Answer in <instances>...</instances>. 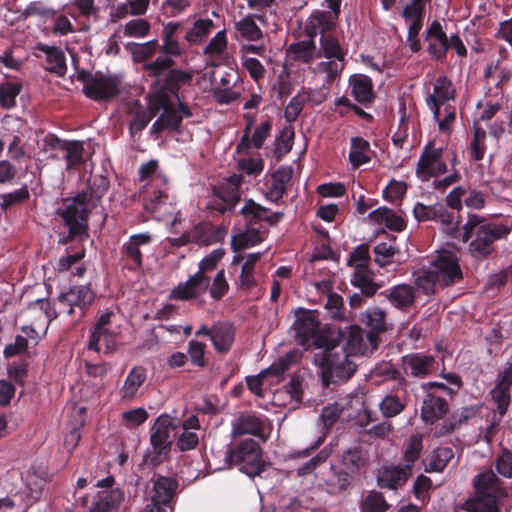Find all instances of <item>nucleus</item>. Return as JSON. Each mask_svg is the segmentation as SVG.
<instances>
[{"label": "nucleus", "instance_id": "nucleus-51", "mask_svg": "<svg viewBox=\"0 0 512 512\" xmlns=\"http://www.w3.org/2000/svg\"><path fill=\"white\" fill-rule=\"evenodd\" d=\"M100 342H102L105 346V353L113 352L117 347L116 334L111 332L109 329L99 331V334L96 332H91L88 342V349L99 352Z\"/></svg>", "mask_w": 512, "mask_h": 512}, {"label": "nucleus", "instance_id": "nucleus-37", "mask_svg": "<svg viewBox=\"0 0 512 512\" xmlns=\"http://www.w3.org/2000/svg\"><path fill=\"white\" fill-rule=\"evenodd\" d=\"M215 24L212 19L198 18L192 27L184 34V42L189 46H196L204 43L211 34Z\"/></svg>", "mask_w": 512, "mask_h": 512}, {"label": "nucleus", "instance_id": "nucleus-19", "mask_svg": "<svg viewBox=\"0 0 512 512\" xmlns=\"http://www.w3.org/2000/svg\"><path fill=\"white\" fill-rule=\"evenodd\" d=\"M209 286L210 278L208 276H201L196 272L186 282L179 283L172 289L169 298L180 301L192 300L205 293Z\"/></svg>", "mask_w": 512, "mask_h": 512}, {"label": "nucleus", "instance_id": "nucleus-56", "mask_svg": "<svg viewBox=\"0 0 512 512\" xmlns=\"http://www.w3.org/2000/svg\"><path fill=\"white\" fill-rule=\"evenodd\" d=\"M29 198L30 193L26 185L12 192L0 194V209L7 212L12 207L25 203Z\"/></svg>", "mask_w": 512, "mask_h": 512}, {"label": "nucleus", "instance_id": "nucleus-2", "mask_svg": "<svg viewBox=\"0 0 512 512\" xmlns=\"http://www.w3.org/2000/svg\"><path fill=\"white\" fill-rule=\"evenodd\" d=\"M512 225L492 222L477 214H469L462 227V241L470 243L469 253L476 259H486L494 252V242L506 239L511 233Z\"/></svg>", "mask_w": 512, "mask_h": 512}, {"label": "nucleus", "instance_id": "nucleus-38", "mask_svg": "<svg viewBox=\"0 0 512 512\" xmlns=\"http://www.w3.org/2000/svg\"><path fill=\"white\" fill-rule=\"evenodd\" d=\"M235 331L232 325L227 323H219L213 326L212 344L214 349L221 354L230 351L234 342Z\"/></svg>", "mask_w": 512, "mask_h": 512}, {"label": "nucleus", "instance_id": "nucleus-41", "mask_svg": "<svg viewBox=\"0 0 512 512\" xmlns=\"http://www.w3.org/2000/svg\"><path fill=\"white\" fill-rule=\"evenodd\" d=\"M454 452L450 447H438L424 460V469L427 473L442 472L453 458Z\"/></svg>", "mask_w": 512, "mask_h": 512}, {"label": "nucleus", "instance_id": "nucleus-59", "mask_svg": "<svg viewBox=\"0 0 512 512\" xmlns=\"http://www.w3.org/2000/svg\"><path fill=\"white\" fill-rule=\"evenodd\" d=\"M429 96H435L437 102L442 104L454 99L455 89L452 81L446 76H439L434 85L433 94H430Z\"/></svg>", "mask_w": 512, "mask_h": 512}, {"label": "nucleus", "instance_id": "nucleus-8", "mask_svg": "<svg viewBox=\"0 0 512 512\" xmlns=\"http://www.w3.org/2000/svg\"><path fill=\"white\" fill-rule=\"evenodd\" d=\"M76 80L83 84V94L94 101H110L120 94L119 80L101 71L80 69L76 73Z\"/></svg>", "mask_w": 512, "mask_h": 512}, {"label": "nucleus", "instance_id": "nucleus-7", "mask_svg": "<svg viewBox=\"0 0 512 512\" xmlns=\"http://www.w3.org/2000/svg\"><path fill=\"white\" fill-rule=\"evenodd\" d=\"M174 429L172 418L163 414L155 420L150 434L151 449L143 455V465L156 468L169 459L172 440L171 431Z\"/></svg>", "mask_w": 512, "mask_h": 512}, {"label": "nucleus", "instance_id": "nucleus-39", "mask_svg": "<svg viewBox=\"0 0 512 512\" xmlns=\"http://www.w3.org/2000/svg\"><path fill=\"white\" fill-rule=\"evenodd\" d=\"M167 186L160 183H148L143 192L144 207L149 212L158 210L161 204L168 199Z\"/></svg>", "mask_w": 512, "mask_h": 512}, {"label": "nucleus", "instance_id": "nucleus-33", "mask_svg": "<svg viewBox=\"0 0 512 512\" xmlns=\"http://www.w3.org/2000/svg\"><path fill=\"white\" fill-rule=\"evenodd\" d=\"M397 309H407L415 302V289L409 284H399L382 292Z\"/></svg>", "mask_w": 512, "mask_h": 512}, {"label": "nucleus", "instance_id": "nucleus-24", "mask_svg": "<svg viewBox=\"0 0 512 512\" xmlns=\"http://www.w3.org/2000/svg\"><path fill=\"white\" fill-rule=\"evenodd\" d=\"M369 331L366 335L368 342L372 348H378L379 345V334L385 332L387 329L386 325V312L378 307L369 308L365 311L361 318Z\"/></svg>", "mask_w": 512, "mask_h": 512}, {"label": "nucleus", "instance_id": "nucleus-6", "mask_svg": "<svg viewBox=\"0 0 512 512\" xmlns=\"http://www.w3.org/2000/svg\"><path fill=\"white\" fill-rule=\"evenodd\" d=\"M321 381L325 389L330 391L349 379H351L356 370L357 365L345 353H336L326 350L320 359Z\"/></svg>", "mask_w": 512, "mask_h": 512}, {"label": "nucleus", "instance_id": "nucleus-46", "mask_svg": "<svg viewBox=\"0 0 512 512\" xmlns=\"http://www.w3.org/2000/svg\"><path fill=\"white\" fill-rule=\"evenodd\" d=\"M260 258L261 253H251L247 256L239 276V287L241 289L249 291L254 286H256V280L254 278V267Z\"/></svg>", "mask_w": 512, "mask_h": 512}, {"label": "nucleus", "instance_id": "nucleus-23", "mask_svg": "<svg viewBox=\"0 0 512 512\" xmlns=\"http://www.w3.org/2000/svg\"><path fill=\"white\" fill-rule=\"evenodd\" d=\"M411 475V465L384 467L379 470L376 482L382 489L396 490L403 486Z\"/></svg>", "mask_w": 512, "mask_h": 512}, {"label": "nucleus", "instance_id": "nucleus-14", "mask_svg": "<svg viewBox=\"0 0 512 512\" xmlns=\"http://www.w3.org/2000/svg\"><path fill=\"white\" fill-rule=\"evenodd\" d=\"M96 298L95 291L91 284L72 286L67 292L58 296L59 304L65 308V312L72 315L75 307L80 309L79 318L85 316L86 310L93 304Z\"/></svg>", "mask_w": 512, "mask_h": 512}, {"label": "nucleus", "instance_id": "nucleus-42", "mask_svg": "<svg viewBox=\"0 0 512 512\" xmlns=\"http://www.w3.org/2000/svg\"><path fill=\"white\" fill-rule=\"evenodd\" d=\"M343 469L351 475L358 474L367 465V459L360 447H353L345 450L341 455Z\"/></svg>", "mask_w": 512, "mask_h": 512}, {"label": "nucleus", "instance_id": "nucleus-58", "mask_svg": "<svg viewBox=\"0 0 512 512\" xmlns=\"http://www.w3.org/2000/svg\"><path fill=\"white\" fill-rule=\"evenodd\" d=\"M415 277L416 287L425 295H433L435 293V285L438 284L435 274L429 267L428 269H421L413 273Z\"/></svg>", "mask_w": 512, "mask_h": 512}, {"label": "nucleus", "instance_id": "nucleus-54", "mask_svg": "<svg viewBox=\"0 0 512 512\" xmlns=\"http://www.w3.org/2000/svg\"><path fill=\"white\" fill-rule=\"evenodd\" d=\"M331 454L332 447L325 446L316 455L296 469L297 476L304 477L312 474L320 465L324 464L329 459Z\"/></svg>", "mask_w": 512, "mask_h": 512}, {"label": "nucleus", "instance_id": "nucleus-61", "mask_svg": "<svg viewBox=\"0 0 512 512\" xmlns=\"http://www.w3.org/2000/svg\"><path fill=\"white\" fill-rule=\"evenodd\" d=\"M320 46L324 57L328 59L335 58L337 60H344L346 53L342 49L339 41L335 37L329 35L321 36Z\"/></svg>", "mask_w": 512, "mask_h": 512}, {"label": "nucleus", "instance_id": "nucleus-20", "mask_svg": "<svg viewBox=\"0 0 512 512\" xmlns=\"http://www.w3.org/2000/svg\"><path fill=\"white\" fill-rule=\"evenodd\" d=\"M252 125L253 119H250L243 130V135L241 136L240 141L237 144V153L247 152L251 147L256 149L262 148L264 141L270 135V131L272 129V122L270 120H266L256 127L251 136Z\"/></svg>", "mask_w": 512, "mask_h": 512}, {"label": "nucleus", "instance_id": "nucleus-60", "mask_svg": "<svg viewBox=\"0 0 512 512\" xmlns=\"http://www.w3.org/2000/svg\"><path fill=\"white\" fill-rule=\"evenodd\" d=\"M375 371L377 375L384 376L387 379L396 381L398 388L403 390L404 394H406L408 381L402 375L400 370H398L393 364L390 362L382 363L376 367Z\"/></svg>", "mask_w": 512, "mask_h": 512}, {"label": "nucleus", "instance_id": "nucleus-13", "mask_svg": "<svg viewBox=\"0 0 512 512\" xmlns=\"http://www.w3.org/2000/svg\"><path fill=\"white\" fill-rule=\"evenodd\" d=\"M295 317L293 329L298 343L305 346L313 340V343L321 348L323 343L322 337L318 334L320 323L317 313L300 308L296 311Z\"/></svg>", "mask_w": 512, "mask_h": 512}, {"label": "nucleus", "instance_id": "nucleus-34", "mask_svg": "<svg viewBox=\"0 0 512 512\" xmlns=\"http://www.w3.org/2000/svg\"><path fill=\"white\" fill-rule=\"evenodd\" d=\"M192 243L208 246L222 240L224 232L209 222H201L190 231Z\"/></svg>", "mask_w": 512, "mask_h": 512}, {"label": "nucleus", "instance_id": "nucleus-26", "mask_svg": "<svg viewBox=\"0 0 512 512\" xmlns=\"http://www.w3.org/2000/svg\"><path fill=\"white\" fill-rule=\"evenodd\" d=\"M367 333V331L357 325L350 326L347 334H343L345 344L342 352L351 356L358 354L364 355L376 350L377 348H372L370 342H368L366 338Z\"/></svg>", "mask_w": 512, "mask_h": 512}, {"label": "nucleus", "instance_id": "nucleus-30", "mask_svg": "<svg viewBox=\"0 0 512 512\" xmlns=\"http://www.w3.org/2000/svg\"><path fill=\"white\" fill-rule=\"evenodd\" d=\"M179 483L175 478L158 476L153 482V501L168 506L176 495Z\"/></svg>", "mask_w": 512, "mask_h": 512}, {"label": "nucleus", "instance_id": "nucleus-35", "mask_svg": "<svg viewBox=\"0 0 512 512\" xmlns=\"http://www.w3.org/2000/svg\"><path fill=\"white\" fill-rule=\"evenodd\" d=\"M124 491L120 488L100 492L90 507V512H111L116 511L124 500Z\"/></svg>", "mask_w": 512, "mask_h": 512}, {"label": "nucleus", "instance_id": "nucleus-15", "mask_svg": "<svg viewBox=\"0 0 512 512\" xmlns=\"http://www.w3.org/2000/svg\"><path fill=\"white\" fill-rule=\"evenodd\" d=\"M152 243L151 234L138 233L131 235L121 247V257L124 267L136 272L143 267V249Z\"/></svg>", "mask_w": 512, "mask_h": 512}, {"label": "nucleus", "instance_id": "nucleus-55", "mask_svg": "<svg viewBox=\"0 0 512 512\" xmlns=\"http://www.w3.org/2000/svg\"><path fill=\"white\" fill-rule=\"evenodd\" d=\"M297 353L289 352L274 361L268 368L264 369V373L269 377H275L279 382L285 372L297 361Z\"/></svg>", "mask_w": 512, "mask_h": 512}, {"label": "nucleus", "instance_id": "nucleus-62", "mask_svg": "<svg viewBox=\"0 0 512 512\" xmlns=\"http://www.w3.org/2000/svg\"><path fill=\"white\" fill-rule=\"evenodd\" d=\"M476 413L477 408L474 406L463 407L452 416V420L448 424H445L442 430H444V433H452L462 424L467 423L470 419L475 417Z\"/></svg>", "mask_w": 512, "mask_h": 512}, {"label": "nucleus", "instance_id": "nucleus-9", "mask_svg": "<svg viewBox=\"0 0 512 512\" xmlns=\"http://www.w3.org/2000/svg\"><path fill=\"white\" fill-rule=\"evenodd\" d=\"M243 177L240 174H232L212 187L213 199L208 208L224 215L232 213L241 200L240 188Z\"/></svg>", "mask_w": 512, "mask_h": 512}, {"label": "nucleus", "instance_id": "nucleus-63", "mask_svg": "<svg viewBox=\"0 0 512 512\" xmlns=\"http://www.w3.org/2000/svg\"><path fill=\"white\" fill-rule=\"evenodd\" d=\"M465 512H499L500 506L475 496L468 498L461 506Z\"/></svg>", "mask_w": 512, "mask_h": 512}, {"label": "nucleus", "instance_id": "nucleus-11", "mask_svg": "<svg viewBox=\"0 0 512 512\" xmlns=\"http://www.w3.org/2000/svg\"><path fill=\"white\" fill-rule=\"evenodd\" d=\"M430 268L442 287H449L463 279L459 258L451 251L440 252L430 263Z\"/></svg>", "mask_w": 512, "mask_h": 512}, {"label": "nucleus", "instance_id": "nucleus-21", "mask_svg": "<svg viewBox=\"0 0 512 512\" xmlns=\"http://www.w3.org/2000/svg\"><path fill=\"white\" fill-rule=\"evenodd\" d=\"M148 371L144 366H133L118 390L121 400L131 402L139 396V391L147 381Z\"/></svg>", "mask_w": 512, "mask_h": 512}, {"label": "nucleus", "instance_id": "nucleus-10", "mask_svg": "<svg viewBox=\"0 0 512 512\" xmlns=\"http://www.w3.org/2000/svg\"><path fill=\"white\" fill-rule=\"evenodd\" d=\"M268 418L253 411H242L231 421V437L236 439L243 435H252L265 442L268 439L266 434Z\"/></svg>", "mask_w": 512, "mask_h": 512}, {"label": "nucleus", "instance_id": "nucleus-43", "mask_svg": "<svg viewBox=\"0 0 512 512\" xmlns=\"http://www.w3.org/2000/svg\"><path fill=\"white\" fill-rule=\"evenodd\" d=\"M350 143L349 161L354 168H359L371 161L367 154L370 150V143L366 139L356 136L351 138Z\"/></svg>", "mask_w": 512, "mask_h": 512}, {"label": "nucleus", "instance_id": "nucleus-36", "mask_svg": "<svg viewBox=\"0 0 512 512\" xmlns=\"http://www.w3.org/2000/svg\"><path fill=\"white\" fill-rule=\"evenodd\" d=\"M368 217L375 224H383L388 229L395 232H401L406 228V222L404 219L386 206L373 210L369 213Z\"/></svg>", "mask_w": 512, "mask_h": 512}, {"label": "nucleus", "instance_id": "nucleus-12", "mask_svg": "<svg viewBox=\"0 0 512 512\" xmlns=\"http://www.w3.org/2000/svg\"><path fill=\"white\" fill-rule=\"evenodd\" d=\"M474 496L488 500L500 506L507 492L503 487V482L496 473L489 469L478 473L472 480Z\"/></svg>", "mask_w": 512, "mask_h": 512}, {"label": "nucleus", "instance_id": "nucleus-32", "mask_svg": "<svg viewBox=\"0 0 512 512\" xmlns=\"http://www.w3.org/2000/svg\"><path fill=\"white\" fill-rule=\"evenodd\" d=\"M351 283L359 288L361 294L365 297H372L379 289V285L373 280V272L369 269L368 264L365 263L356 265Z\"/></svg>", "mask_w": 512, "mask_h": 512}, {"label": "nucleus", "instance_id": "nucleus-31", "mask_svg": "<svg viewBox=\"0 0 512 512\" xmlns=\"http://www.w3.org/2000/svg\"><path fill=\"white\" fill-rule=\"evenodd\" d=\"M442 148L436 149L432 141L424 147L416 167V175L422 180H429V174L434 168L436 162L442 159Z\"/></svg>", "mask_w": 512, "mask_h": 512}, {"label": "nucleus", "instance_id": "nucleus-1", "mask_svg": "<svg viewBox=\"0 0 512 512\" xmlns=\"http://www.w3.org/2000/svg\"><path fill=\"white\" fill-rule=\"evenodd\" d=\"M90 192L77 193L64 209H58L57 214L68 227V233L61 236L59 243L66 245L75 238L88 236V219L90 211L102 199L109 188V180L103 175H94L88 179Z\"/></svg>", "mask_w": 512, "mask_h": 512}, {"label": "nucleus", "instance_id": "nucleus-48", "mask_svg": "<svg viewBox=\"0 0 512 512\" xmlns=\"http://www.w3.org/2000/svg\"><path fill=\"white\" fill-rule=\"evenodd\" d=\"M357 399V396H349L347 403L335 402L324 407L320 414L321 422L325 429H330L339 419L343 411L347 406L351 405L353 400Z\"/></svg>", "mask_w": 512, "mask_h": 512}, {"label": "nucleus", "instance_id": "nucleus-17", "mask_svg": "<svg viewBox=\"0 0 512 512\" xmlns=\"http://www.w3.org/2000/svg\"><path fill=\"white\" fill-rule=\"evenodd\" d=\"M353 480L350 472L331 464L329 470L321 477L319 487L331 496H338L352 486Z\"/></svg>", "mask_w": 512, "mask_h": 512}, {"label": "nucleus", "instance_id": "nucleus-28", "mask_svg": "<svg viewBox=\"0 0 512 512\" xmlns=\"http://www.w3.org/2000/svg\"><path fill=\"white\" fill-rule=\"evenodd\" d=\"M335 27V19L329 11L315 10L309 16L305 32L309 38H315L318 34L322 36Z\"/></svg>", "mask_w": 512, "mask_h": 512}, {"label": "nucleus", "instance_id": "nucleus-3", "mask_svg": "<svg viewBox=\"0 0 512 512\" xmlns=\"http://www.w3.org/2000/svg\"><path fill=\"white\" fill-rule=\"evenodd\" d=\"M145 72L153 80L151 88L154 92L149 95L148 110H146L149 114H153V118L173 104L171 96L179 100L181 87L191 85L193 80L191 71H162L159 74L152 70H145Z\"/></svg>", "mask_w": 512, "mask_h": 512}, {"label": "nucleus", "instance_id": "nucleus-49", "mask_svg": "<svg viewBox=\"0 0 512 512\" xmlns=\"http://www.w3.org/2000/svg\"><path fill=\"white\" fill-rule=\"evenodd\" d=\"M316 44L314 38L308 40L292 43L289 46L288 52L292 54L293 59L310 63L315 58Z\"/></svg>", "mask_w": 512, "mask_h": 512}, {"label": "nucleus", "instance_id": "nucleus-53", "mask_svg": "<svg viewBox=\"0 0 512 512\" xmlns=\"http://www.w3.org/2000/svg\"><path fill=\"white\" fill-rule=\"evenodd\" d=\"M268 212V208L256 203L252 199L246 200L244 206L241 208L240 211V213L243 215V218L245 219L246 223L249 226L264 221V218H266V214Z\"/></svg>", "mask_w": 512, "mask_h": 512}, {"label": "nucleus", "instance_id": "nucleus-57", "mask_svg": "<svg viewBox=\"0 0 512 512\" xmlns=\"http://www.w3.org/2000/svg\"><path fill=\"white\" fill-rule=\"evenodd\" d=\"M63 151L66 152L64 159L66 161V169L70 170L80 166L83 160L84 147L80 141H68Z\"/></svg>", "mask_w": 512, "mask_h": 512}, {"label": "nucleus", "instance_id": "nucleus-47", "mask_svg": "<svg viewBox=\"0 0 512 512\" xmlns=\"http://www.w3.org/2000/svg\"><path fill=\"white\" fill-rule=\"evenodd\" d=\"M159 161L157 159H151L145 163H142L138 169V180L139 182H145L150 179L149 183H160L164 186L167 185L166 176L159 172Z\"/></svg>", "mask_w": 512, "mask_h": 512}, {"label": "nucleus", "instance_id": "nucleus-18", "mask_svg": "<svg viewBox=\"0 0 512 512\" xmlns=\"http://www.w3.org/2000/svg\"><path fill=\"white\" fill-rule=\"evenodd\" d=\"M402 366L406 375L423 379L436 370L435 357L429 354L414 352L402 357Z\"/></svg>", "mask_w": 512, "mask_h": 512}, {"label": "nucleus", "instance_id": "nucleus-44", "mask_svg": "<svg viewBox=\"0 0 512 512\" xmlns=\"http://www.w3.org/2000/svg\"><path fill=\"white\" fill-rule=\"evenodd\" d=\"M391 505L382 492L371 490L359 502L361 512H387Z\"/></svg>", "mask_w": 512, "mask_h": 512}, {"label": "nucleus", "instance_id": "nucleus-52", "mask_svg": "<svg viewBox=\"0 0 512 512\" xmlns=\"http://www.w3.org/2000/svg\"><path fill=\"white\" fill-rule=\"evenodd\" d=\"M263 241L262 233L259 229L248 228L244 232L232 239V248L234 251H239L252 246H255Z\"/></svg>", "mask_w": 512, "mask_h": 512}, {"label": "nucleus", "instance_id": "nucleus-45", "mask_svg": "<svg viewBox=\"0 0 512 512\" xmlns=\"http://www.w3.org/2000/svg\"><path fill=\"white\" fill-rule=\"evenodd\" d=\"M379 410L386 419L393 418L401 414L407 406L405 398L397 394L385 395L379 403Z\"/></svg>", "mask_w": 512, "mask_h": 512}, {"label": "nucleus", "instance_id": "nucleus-27", "mask_svg": "<svg viewBox=\"0 0 512 512\" xmlns=\"http://www.w3.org/2000/svg\"><path fill=\"white\" fill-rule=\"evenodd\" d=\"M192 116L193 113L190 107L179 99L177 107L171 104L159 117L166 130L180 132L183 118H190Z\"/></svg>", "mask_w": 512, "mask_h": 512}, {"label": "nucleus", "instance_id": "nucleus-25", "mask_svg": "<svg viewBox=\"0 0 512 512\" xmlns=\"http://www.w3.org/2000/svg\"><path fill=\"white\" fill-rule=\"evenodd\" d=\"M413 215L418 222L433 220L443 225H451L454 220L453 214L442 203L425 205L417 202L413 208Z\"/></svg>", "mask_w": 512, "mask_h": 512}, {"label": "nucleus", "instance_id": "nucleus-16", "mask_svg": "<svg viewBox=\"0 0 512 512\" xmlns=\"http://www.w3.org/2000/svg\"><path fill=\"white\" fill-rule=\"evenodd\" d=\"M424 41L427 43L426 51L431 59L444 63L448 52V36L438 20H434L426 28Z\"/></svg>", "mask_w": 512, "mask_h": 512}, {"label": "nucleus", "instance_id": "nucleus-40", "mask_svg": "<svg viewBox=\"0 0 512 512\" xmlns=\"http://www.w3.org/2000/svg\"><path fill=\"white\" fill-rule=\"evenodd\" d=\"M255 19L264 21V15L249 14L235 23L236 31L247 41H258L263 37V32L256 24Z\"/></svg>", "mask_w": 512, "mask_h": 512}, {"label": "nucleus", "instance_id": "nucleus-5", "mask_svg": "<svg viewBox=\"0 0 512 512\" xmlns=\"http://www.w3.org/2000/svg\"><path fill=\"white\" fill-rule=\"evenodd\" d=\"M183 22H168L163 25L161 31L162 44H159L160 55L153 61L143 65L144 70H152L154 73L170 71H184L183 69L175 68V57H181L185 53V48L179 42L178 32L183 28Z\"/></svg>", "mask_w": 512, "mask_h": 512}, {"label": "nucleus", "instance_id": "nucleus-29", "mask_svg": "<svg viewBox=\"0 0 512 512\" xmlns=\"http://www.w3.org/2000/svg\"><path fill=\"white\" fill-rule=\"evenodd\" d=\"M351 94L354 99L362 104L368 106L375 98L373 93V83L369 76L364 74H355L350 78Z\"/></svg>", "mask_w": 512, "mask_h": 512}, {"label": "nucleus", "instance_id": "nucleus-50", "mask_svg": "<svg viewBox=\"0 0 512 512\" xmlns=\"http://www.w3.org/2000/svg\"><path fill=\"white\" fill-rule=\"evenodd\" d=\"M22 90L20 83L6 81L0 84V107L4 110H11L17 105V96Z\"/></svg>", "mask_w": 512, "mask_h": 512}, {"label": "nucleus", "instance_id": "nucleus-64", "mask_svg": "<svg viewBox=\"0 0 512 512\" xmlns=\"http://www.w3.org/2000/svg\"><path fill=\"white\" fill-rule=\"evenodd\" d=\"M494 467L499 475L512 479V451L508 448H502L494 461Z\"/></svg>", "mask_w": 512, "mask_h": 512}, {"label": "nucleus", "instance_id": "nucleus-22", "mask_svg": "<svg viewBox=\"0 0 512 512\" xmlns=\"http://www.w3.org/2000/svg\"><path fill=\"white\" fill-rule=\"evenodd\" d=\"M449 411V405L445 398L432 392H427L421 405V419L427 425H433L443 419Z\"/></svg>", "mask_w": 512, "mask_h": 512}, {"label": "nucleus", "instance_id": "nucleus-4", "mask_svg": "<svg viewBox=\"0 0 512 512\" xmlns=\"http://www.w3.org/2000/svg\"><path fill=\"white\" fill-rule=\"evenodd\" d=\"M225 463L229 467H237L251 478L260 476L269 466L263 459V449L259 442L252 438L229 446L225 452Z\"/></svg>", "mask_w": 512, "mask_h": 512}]
</instances>
